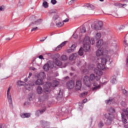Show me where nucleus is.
<instances>
[{
	"mask_svg": "<svg viewBox=\"0 0 128 128\" xmlns=\"http://www.w3.org/2000/svg\"><path fill=\"white\" fill-rule=\"evenodd\" d=\"M110 50L108 48H98V50L96 52V56H104V58H101L102 63L98 64L97 68L94 70L96 74L102 76L103 72L102 70H106V62H109V64H110V58L106 55L108 54H110Z\"/></svg>",
	"mask_w": 128,
	"mask_h": 128,
	"instance_id": "obj_1",
	"label": "nucleus"
},
{
	"mask_svg": "<svg viewBox=\"0 0 128 128\" xmlns=\"http://www.w3.org/2000/svg\"><path fill=\"white\" fill-rule=\"evenodd\" d=\"M94 38L90 39L88 36H86L84 40V52H89L90 50V44H94Z\"/></svg>",
	"mask_w": 128,
	"mask_h": 128,
	"instance_id": "obj_2",
	"label": "nucleus"
},
{
	"mask_svg": "<svg viewBox=\"0 0 128 128\" xmlns=\"http://www.w3.org/2000/svg\"><path fill=\"white\" fill-rule=\"evenodd\" d=\"M98 76H94V74H91L90 75V78L88 77V76H86L84 78V84L86 86H88L90 88L92 84V82H90V80L92 82L95 78L96 80H100V76L98 74H96Z\"/></svg>",
	"mask_w": 128,
	"mask_h": 128,
	"instance_id": "obj_3",
	"label": "nucleus"
},
{
	"mask_svg": "<svg viewBox=\"0 0 128 128\" xmlns=\"http://www.w3.org/2000/svg\"><path fill=\"white\" fill-rule=\"evenodd\" d=\"M60 82L54 80L52 83L46 82L44 86V90L45 94H50V88H56L57 86H58Z\"/></svg>",
	"mask_w": 128,
	"mask_h": 128,
	"instance_id": "obj_4",
	"label": "nucleus"
},
{
	"mask_svg": "<svg viewBox=\"0 0 128 128\" xmlns=\"http://www.w3.org/2000/svg\"><path fill=\"white\" fill-rule=\"evenodd\" d=\"M91 28L92 30H100L102 28V22L99 21L92 23L91 25Z\"/></svg>",
	"mask_w": 128,
	"mask_h": 128,
	"instance_id": "obj_5",
	"label": "nucleus"
},
{
	"mask_svg": "<svg viewBox=\"0 0 128 128\" xmlns=\"http://www.w3.org/2000/svg\"><path fill=\"white\" fill-rule=\"evenodd\" d=\"M60 54H57L55 55V59H54V62L55 63L52 66H50V68H54L56 66H60L62 64V62H60Z\"/></svg>",
	"mask_w": 128,
	"mask_h": 128,
	"instance_id": "obj_6",
	"label": "nucleus"
},
{
	"mask_svg": "<svg viewBox=\"0 0 128 128\" xmlns=\"http://www.w3.org/2000/svg\"><path fill=\"white\" fill-rule=\"evenodd\" d=\"M18 86H25V88H26V90H32L33 88H34V84H27L26 85V82H22V81H18Z\"/></svg>",
	"mask_w": 128,
	"mask_h": 128,
	"instance_id": "obj_7",
	"label": "nucleus"
},
{
	"mask_svg": "<svg viewBox=\"0 0 128 128\" xmlns=\"http://www.w3.org/2000/svg\"><path fill=\"white\" fill-rule=\"evenodd\" d=\"M96 46L98 48H108L106 46V43L104 42V40H100L96 44Z\"/></svg>",
	"mask_w": 128,
	"mask_h": 128,
	"instance_id": "obj_8",
	"label": "nucleus"
},
{
	"mask_svg": "<svg viewBox=\"0 0 128 128\" xmlns=\"http://www.w3.org/2000/svg\"><path fill=\"white\" fill-rule=\"evenodd\" d=\"M105 118H106V122H105V124H112V121L114 120V116L108 113L105 114Z\"/></svg>",
	"mask_w": 128,
	"mask_h": 128,
	"instance_id": "obj_9",
	"label": "nucleus"
},
{
	"mask_svg": "<svg viewBox=\"0 0 128 128\" xmlns=\"http://www.w3.org/2000/svg\"><path fill=\"white\" fill-rule=\"evenodd\" d=\"M12 90V87H9L7 91V98H8V102L11 106H12V96L10 95V92Z\"/></svg>",
	"mask_w": 128,
	"mask_h": 128,
	"instance_id": "obj_10",
	"label": "nucleus"
},
{
	"mask_svg": "<svg viewBox=\"0 0 128 128\" xmlns=\"http://www.w3.org/2000/svg\"><path fill=\"white\" fill-rule=\"evenodd\" d=\"M66 87L70 90H72L74 88V80H70L66 84Z\"/></svg>",
	"mask_w": 128,
	"mask_h": 128,
	"instance_id": "obj_11",
	"label": "nucleus"
},
{
	"mask_svg": "<svg viewBox=\"0 0 128 128\" xmlns=\"http://www.w3.org/2000/svg\"><path fill=\"white\" fill-rule=\"evenodd\" d=\"M75 88L76 90H80L82 88V81H76Z\"/></svg>",
	"mask_w": 128,
	"mask_h": 128,
	"instance_id": "obj_12",
	"label": "nucleus"
},
{
	"mask_svg": "<svg viewBox=\"0 0 128 128\" xmlns=\"http://www.w3.org/2000/svg\"><path fill=\"white\" fill-rule=\"evenodd\" d=\"M42 24V20L39 19L36 20H35L34 22L30 24V26H38Z\"/></svg>",
	"mask_w": 128,
	"mask_h": 128,
	"instance_id": "obj_13",
	"label": "nucleus"
},
{
	"mask_svg": "<svg viewBox=\"0 0 128 128\" xmlns=\"http://www.w3.org/2000/svg\"><path fill=\"white\" fill-rule=\"evenodd\" d=\"M38 78L44 80L46 78V74L44 72H41L38 76Z\"/></svg>",
	"mask_w": 128,
	"mask_h": 128,
	"instance_id": "obj_14",
	"label": "nucleus"
},
{
	"mask_svg": "<svg viewBox=\"0 0 128 128\" xmlns=\"http://www.w3.org/2000/svg\"><path fill=\"white\" fill-rule=\"evenodd\" d=\"M78 32V34H80V36H82V34H84L86 32V27H82L80 30H77Z\"/></svg>",
	"mask_w": 128,
	"mask_h": 128,
	"instance_id": "obj_15",
	"label": "nucleus"
},
{
	"mask_svg": "<svg viewBox=\"0 0 128 128\" xmlns=\"http://www.w3.org/2000/svg\"><path fill=\"white\" fill-rule=\"evenodd\" d=\"M102 38V33L100 32H97L95 34L94 38L95 40H100Z\"/></svg>",
	"mask_w": 128,
	"mask_h": 128,
	"instance_id": "obj_16",
	"label": "nucleus"
},
{
	"mask_svg": "<svg viewBox=\"0 0 128 128\" xmlns=\"http://www.w3.org/2000/svg\"><path fill=\"white\" fill-rule=\"evenodd\" d=\"M20 116L22 118H30V113H22L20 114Z\"/></svg>",
	"mask_w": 128,
	"mask_h": 128,
	"instance_id": "obj_17",
	"label": "nucleus"
},
{
	"mask_svg": "<svg viewBox=\"0 0 128 128\" xmlns=\"http://www.w3.org/2000/svg\"><path fill=\"white\" fill-rule=\"evenodd\" d=\"M36 92L38 94H42L44 92L42 88L40 86H38L36 88Z\"/></svg>",
	"mask_w": 128,
	"mask_h": 128,
	"instance_id": "obj_18",
	"label": "nucleus"
},
{
	"mask_svg": "<svg viewBox=\"0 0 128 128\" xmlns=\"http://www.w3.org/2000/svg\"><path fill=\"white\" fill-rule=\"evenodd\" d=\"M116 6H118V8H125L126 6H128V4H122V3H118L116 4Z\"/></svg>",
	"mask_w": 128,
	"mask_h": 128,
	"instance_id": "obj_19",
	"label": "nucleus"
},
{
	"mask_svg": "<svg viewBox=\"0 0 128 128\" xmlns=\"http://www.w3.org/2000/svg\"><path fill=\"white\" fill-rule=\"evenodd\" d=\"M44 84V80L42 79H38L36 81V84L37 86H42Z\"/></svg>",
	"mask_w": 128,
	"mask_h": 128,
	"instance_id": "obj_20",
	"label": "nucleus"
},
{
	"mask_svg": "<svg viewBox=\"0 0 128 128\" xmlns=\"http://www.w3.org/2000/svg\"><path fill=\"white\" fill-rule=\"evenodd\" d=\"M98 86V84H96V83L94 84V86L95 87H94L92 88V90H93V92L94 90H98L100 88V85H98V86Z\"/></svg>",
	"mask_w": 128,
	"mask_h": 128,
	"instance_id": "obj_21",
	"label": "nucleus"
},
{
	"mask_svg": "<svg viewBox=\"0 0 128 128\" xmlns=\"http://www.w3.org/2000/svg\"><path fill=\"white\" fill-rule=\"evenodd\" d=\"M77 56H78V54H74L70 55L69 58V59L70 60H76V58Z\"/></svg>",
	"mask_w": 128,
	"mask_h": 128,
	"instance_id": "obj_22",
	"label": "nucleus"
},
{
	"mask_svg": "<svg viewBox=\"0 0 128 128\" xmlns=\"http://www.w3.org/2000/svg\"><path fill=\"white\" fill-rule=\"evenodd\" d=\"M85 6H86V8H90L92 10H94L96 8V7L94 5L90 4H86L85 5Z\"/></svg>",
	"mask_w": 128,
	"mask_h": 128,
	"instance_id": "obj_23",
	"label": "nucleus"
},
{
	"mask_svg": "<svg viewBox=\"0 0 128 128\" xmlns=\"http://www.w3.org/2000/svg\"><path fill=\"white\" fill-rule=\"evenodd\" d=\"M44 112H46V109H44L42 110H38L36 112V116H40V114H44Z\"/></svg>",
	"mask_w": 128,
	"mask_h": 128,
	"instance_id": "obj_24",
	"label": "nucleus"
},
{
	"mask_svg": "<svg viewBox=\"0 0 128 128\" xmlns=\"http://www.w3.org/2000/svg\"><path fill=\"white\" fill-rule=\"evenodd\" d=\"M49 16H50V14H58V10L56 9L52 10L49 12Z\"/></svg>",
	"mask_w": 128,
	"mask_h": 128,
	"instance_id": "obj_25",
	"label": "nucleus"
},
{
	"mask_svg": "<svg viewBox=\"0 0 128 128\" xmlns=\"http://www.w3.org/2000/svg\"><path fill=\"white\" fill-rule=\"evenodd\" d=\"M78 36H80V34H78V31L76 30L72 36V38H78Z\"/></svg>",
	"mask_w": 128,
	"mask_h": 128,
	"instance_id": "obj_26",
	"label": "nucleus"
},
{
	"mask_svg": "<svg viewBox=\"0 0 128 128\" xmlns=\"http://www.w3.org/2000/svg\"><path fill=\"white\" fill-rule=\"evenodd\" d=\"M122 122H123L124 124H127L128 120H126V116H124V114H122Z\"/></svg>",
	"mask_w": 128,
	"mask_h": 128,
	"instance_id": "obj_27",
	"label": "nucleus"
},
{
	"mask_svg": "<svg viewBox=\"0 0 128 128\" xmlns=\"http://www.w3.org/2000/svg\"><path fill=\"white\" fill-rule=\"evenodd\" d=\"M50 64H45L44 66V70H46V72L48 70H50Z\"/></svg>",
	"mask_w": 128,
	"mask_h": 128,
	"instance_id": "obj_28",
	"label": "nucleus"
},
{
	"mask_svg": "<svg viewBox=\"0 0 128 128\" xmlns=\"http://www.w3.org/2000/svg\"><path fill=\"white\" fill-rule=\"evenodd\" d=\"M42 6L44 8H48V3L46 1L43 2Z\"/></svg>",
	"mask_w": 128,
	"mask_h": 128,
	"instance_id": "obj_29",
	"label": "nucleus"
},
{
	"mask_svg": "<svg viewBox=\"0 0 128 128\" xmlns=\"http://www.w3.org/2000/svg\"><path fill=\"white\" fill-rule=\"evenodd\" d=\"M74 48H76V45H72L71 46V48L68 50V52H74Z\"/></svg>",
	"mask_w": 128,
	"mask_h": 128,
	"instance_id": "obj_30",
	"label": "nucleus"
},
{
	"mask_svg": "<svg viewBox=\"0 0 128 128\" xmlns=\"http://www.w3.org/2000/svg\"><path fill=\"white\" fill-rule=\"evenodd\" d=\"M78 54L80 56H83L84 54V48H80L78 51Z\"/></svg>",
	"mask_w": 128,
	"mask_h": 128,
	"instance_id": "obj_31",
	"label": "nucleus"
},
{
	"mask_svg": "<svg viewBox=\"0 0 128 128\" xmlns=\"http://www.w3.org/2000/svg\"><path fill=\"white\" fill-rule=\"evenodd\" d=\"M60 58L62 60H68V56L66 55H62Z\"/></svg>",
	"mask_w": 128,
	"mask_h": 128,
	"instance_id": "obj_32",
	"label": "nucleus"
},
{
	"mask_svg": "<svg viewBox=\"0 0 128 128\" xmlns=\"http://www.w3.org/2000/svg\"><path fill=\"white\" fill-rule=\"evenodd\" d=\"M56 26H58V28H60L62 26H64V24L63 22H58L56 24Z\"/></svg>",
	"mask_w": 128,
	"mask_h": 128,
	"instance_id": "obj_33",
	"label": "nucleus"
},
{
	"mask_svg": "<svg viewBox=\"0 0 128 128\" xmlns=\"http://www.w3.org/2000/svg\"><path fill=\"white\" fill-rule=\"evenodd\" d=\"M58 18H59V16H58V13L56 14H54L53 16V20H58Z\"/></svg>",
	"mask_w": 128,
	"mask_h": 128,
	"instance_id": "obj_34",
	"label": "nucleus"
},
{
	"mask_svg": "<svg viewBox=\"0 0 128 128\" xmlns=\"http://www.w3.org/2000/svg\"><path fill=\"white\" fill-rule=\"evenodd\" d=\"M108 110L110 112L114 113L116 112V110H114V109L112 108H108Z\"/></svg>",
	"mask_w": 128,
	"mask_h": 128,
	"instance_id": "obj_35",
	"label": "nucleus"
},
{
	"mask_svg": "<svg viewBox=\"0 0 128 128\" xmlns=\"http://www.w3.org/2000/svg\"><path fill=\"white\" fill-rule=\"evenodd\" d=\"M6 8L4 7V6H2L0 7V12H4V11Z\"/></svg>",
	"mask_w": 128,
	"mask_h": 128,
	"instance_id": "obj_36",
	"label": "nucleus"
},
{
	"mask_svg": "<svg viewBox=\"0 0 128 128\" xmlns=\"http://www.w3.org/2000/svg\"><path fill=\"white\" fill-rule=\"evenodd\" d=\"M112 100H106V104H112Z\"/></svg>",
	"mask_w": 128,
	"mask_h": 128,
	"instance_id": "obj_37",
	"label": "nucleus"
},
{
	"mask_svg": "<svg viewBox=\"0 0 128 128\" xmlns=\"http://www.w3.org/2000/svg\"><path fill=\"white\" fill-rule=\"evenodd\" d=\"M32 98H34V94H30L29 95V100H32Z\"/></svg>",
	"mask_w": 128,
	"mask_h": 128,
	"instance_id": "obj_38",
	"label": "nucleus"
},
{
	"mask_svg": "<svg viewBox=\"0 0 128 128\" xmlns=\"http://www.w3.org/2000/svg\"><path fill=\"white\" fill-rule=\"evenodd\" d=\"M50 2L52 4H56L58 2L56 0H51Z\"/></svg>",
	"mask_w": 128,
	"mask_h": 128,
	"instance_id": "obj_39",
	"label": "nucleus"
},
{
	"mask_svg": "<svg viewBox=\"0 0 128 128\" xmlns=\"http://www.w3.org/2000/svg\"><path fill=\"white\" fill-rule=\"evenodd\" d=\"M68 42L65 41L63 42H62L60 46H61L62 48V46H66V43Z\"/></svg>",
	"mask_w": 128,
	"mask_h": 128,
	"instance_id": "obj_40",
	"label": "nucleus"
},
{
	"mask_svg": "<svg viewBox=\"0 0 128 128\" xmlns=\"http://www.w3.org/2000/svg\"><path fill=\"white\" fill-rule=\"evenodd\" d=\"M62 48V47L61 46V45L60 44L56 48V50H60Z\"/></svg>",
	"mask_w": 128,
	"mask_h": 128,
	"instance_id": "obj_41",
	"label": "nucleus"
},
{
	"mask_svg": "<svg viewBox=\"0 0 128 128\" xmlns=\"http://www.w3.org/2000/svg\"><path fill=\"white\" fill-rule=\"evenodd\" d=\"M98 126L99 128H102V126H104V123H102V122H100L98 124Z\"/></svg>",
	"mask_w": 128,
	"mask_h": 128,
	"instance_id": "obj_42",
	"label": "nucleus"
},
{
	"mask_svg": "<svg viewBox=\"0 0 128 128\" xmlns=\"http://www.w3.org/2000/svg\"><path fill=\"white\" fill-rule=\"evenodd\" d=\"M78 0H71L69 4H74V2H76Z\"/></svg>",
	"mask_w": 128,
	"mask_h": 128,
	"instance_id": "obj_43",
	"label": "nucleus"
},
{
	"mask_svg": "<svg viewBox=\"0 0 128 128\" xmlns=\"http://www.w3.org/2000/svg\"><path fill=\"white\" fill-rule=\"evenodd\" d=\"M58 96L60 98H62V92L60 90V92L58 94Z\"/></svg>",
	"mask_w": 128,
	"mask_h": 128,
	"instance_id": "obj_44",
	"label": "nucleus"
},
{
	"mask_svg": "<svg viewBox=\"0 0 128 128\" xmlns=\"http://www.w3.org/2000/svg\"><path fill=\"white\" fill-rule=\"evenodd\" d=\"M112 84H116V78H114L113 79L112 81H111Z\"/></svg>",
	"mask_w": 128,
	"mask_h": 128,
	"instance_id": "obj_45",
	"label": "nucleus"
},
{
	"mask_svg": "<svg viewBox=\"0 0 128 128\" xmlns=\"http://www.w3.org/2000/svg\"><path fill=\"white\" fill-rule=\"evenodd\" d=\"M38 27L34 28L32 29L31 31L34 32V31L36 30H38Z\"/></svg>",
	"mask_w": 128,
	"mask_h": 128,
	"instance_id": "obj_46",
	"label": "nucleus"
},
{
	"mask_svg": "<svg viewBox=\"0 0 128 128\" xmlns=\"http://www.w3.org/2000/svg\"><path fill=\"white\" fill-rule=\"evenodd\" d=\"M69 21H70V19L66 18L63 20V22H68Z\"/></svg>",
	"mask_w": 128,
	"mask_h": 128,
	"instance_id": "obj_47",
	"label": "nucleus"
},
{
	"mask_svg": "<svg viewBox=\"0 0 128 128\" xmlns=\"http://www.w3.org/2000/svg\"><path fill=\"white\" fill-rule=\"evenodd\" d=\"M82 96H87L88 92H84L82 94H81Z\"/></svg>",
	"mask_w": 128,
	"mask_h": 128,
	"instance_id": "obj_48",
	"label": "nucleus"
},
{
	"mask_svg": "<svg viewBox=\"0 0 128 128\" xmlns=\"http://www.w3.org/2000/svg\"><path fill=\"white\" fill-rule=\"evenodd\" d=\"M122 92H123V94H125L126 96V90H122Z\"/></svg>",
	"mask_w": 128,
	"mask_h": 128,
	"instance_id": "obj_49",
	"label": "nucleus"
},
{
	"mask_svg": "<svg viewBox=\"0 0 128 128\" xmlns=\"http://www.w3.org/2000/svg\"><path fill=\"white\" fill-rule=\"evenodd\" d=\"M38 58H40V60H44V56H42V55L40 56Z\"/></svg>",
	"mask_w": 128,
	"mask_h": 128,
	"instance_id": "obj_50",
	"label": "nucleus"
},
{
	"mask_svg": "<svg viewBox=\"0 0 128 128\" xmlns=\"http://www.w3.org/2000/svg\"><path fill=\"white\" fill-rule=\"evenodd\" d=\"M125 114H126V116H128V108L126 109V110L125 112Z\"/></svg>",
	"mask_w": 128,
	"mask_h": 128,
	"instance_id": "obj_51",
	"label": "nucleus"
},
{
	"mask_svg": "<svg viewBox=\"0 0 128 128\" xmlns=\"http://www.w3.org/2000/svg\"><path fill=\"white\" fill-rule=\"evenodd\" d=\"M88 102V100L87 99H84V100H83V102L84 104H86V102Z\"/></svg>",
	"mask_w": 128,
	"mask_h": 128,
	"instance_id": "obj_52",
	"label": "nucleus"
},
{
	"mask_svg": "<svg viewBox=\"0 0 128 128\" xmlns=\"http://www.w3.org/2000/svg\"><path fill=\"white\" fill-rule=\"evenodd\" d=\"M30 70H36V68L34 67H31Z\"/></svg>",
	"mask_w": 128,
	"mask_h": 128,
	"instance_id": "obj_53",
	"label": "nucleus"
},
{
	"mask_svg": "<svg viewBox=\"0 0 128 128\" xmlns=\"http://www.w3.org/2000/svg\"><path fill=\"white\" fill-rule=\"evenodd\" d=\"M32 76V73L30 72V73L29 74V76H28V78H30V76Z\"/></svg>",
	"mask_w": 128,
	"mask_h": 128,
	"instance_id": "obj_54",
	"label": "nucleus"
},
{
	"mask_svg": "<svg viewBox=\"0 0 128 128\" xmlns=\"http://www.w3.org/2000/svg\"><path fill=\"white\" fill-rule=\"evenodd\" d=\"M46 38H45L44 40H40V42H44V40H46Z\"/></svg>",
	"mask_w": 128,
	"mask_h": 128,
	"instance_id": "obj_55",
	"label": "nucleus"
},
{
	"mask_svg": "<svg viewBox=\"0 0 128 128\" xmlns=\"http://www.w3.org/2000/svg\"><path fill=\"white\" fill-rule=\"evenodd\" d=\"M24 80L26 82H28V78H26Z\"/></svg>",
	"mask_w": 128,
	"mask_h": 128,
	"instance_id": "obj_56",
	"label": "nucleus"
},
{
	"mask_svg": "<svg viewBox=\"0 0 128 128\" xmlns=\"http://www.w3.org/2000/svg\"><path fill=\"white\" fill-rule=\"evenodd\" d=\"M124 44L126 45V41L124 40Z\"/></svg>",
	"mask_w": 128,
	"mask_h": 128,
	"instance_id": "obj_57",
	"label": "nucleus"
},
{
	"mask_svg": "<svg viewBox=\"0 0 128 128\" xmlns=\"http://www.w3.org/2000/svg\"><path fill=\"white\" fill-rule=\"evenodd\" d=\"M6 40H10V38H7L6 39Z\"/></svg>",
	"mask_w": 128,
	"mask_h": 128,
	"instance_id": "obj_58",
	"label": "nucleus"
},
{
	"mask_svg": "<svg viewBox=\"0 0 128 128\" xmlns=\"http://www.w3.org/2000/svg\"><path fill=\"white\" fill-rule=\"evenodd\" d=\"M124 126H125L126 128H128V125H126Z\"/></svg>",
	"mask_w": 128,
	"mask_h": 128,
	"instance_id": "obj_59",
	"label": "nucleus"
},
{
	"mask_svg": "<svg viewBox=\"0 0 128 128\" xmlns=\"http://www.w3.org/2000/svg\"><path fill=\"white\" fill-rule=\"evenodd\" d=\"M44 122V121H42V120H41L40 121V123L42 124V123Z\"/></svg>",
	"mask_w": 128,
	"mask_h": 128,
	"instance_id": "obj_60",
	"label": "nucleus"
},
{
	"mask_svg": "<svg viewBox=\"0 0 128 128\" xmlns=\"http://www.w3.org/2000/svg\"><path fill=\"white\" fill-rule=\"evenodd\" d=\"M2 26H0V30H2Z\"/></svg>",
	"mask_w": 128,
	"mask_h": 128,
	"instance_id": "obj_61",
	"label": "nucleus"
},
{
	"mask_svg": "<svg viewBox=\"0 0 128 128\" xmlns=\"http://www.w3.org/2000/svg\"><path fill=\"white\" fill-rule=\"evenodd\" d=\"M100 2H104V0H99Z\"/></svg>",
	"mask_w": 128,
	"mask_h": 128,
	"instance_id": "obj_62",
	"label": "nucleus"
},
{
	"mask_svg": "<svg viewBox=\"0 0 128 128\" xmlns=\"http://www.w3.org/2000/svg\"><path fill=\"white\" fill-rule=\"evenodd\" d=\"M66 78H68V76L66 77Z\"/></svg>",
	"mask_w": 128,
	"mask_h": 128,
	"instance_id": "obj_63",
	"label": "nucleus"
},
{
	"mask_svg": "<svg viewBox=\"0 0 128 128\" xmlns=\"http://www.w3.org/2000/svg\"><path fill=\"white\" fill-rule=\"evenodd\" d=\"M44 1V0H43Z\"/></svg>",
	"mask_w": 128,
	"mask_h": 128,
	"instance_id": "obj_64",
	"label": "nucleus"
}]
</instances>
